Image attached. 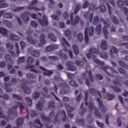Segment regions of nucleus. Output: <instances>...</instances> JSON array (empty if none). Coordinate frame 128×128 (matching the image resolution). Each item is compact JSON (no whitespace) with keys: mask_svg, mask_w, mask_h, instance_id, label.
<instances>
[{"mask_svg":"<svg viewBox=\"0 0 128 128\" xmlns=\"http://www.w3.org/2000/svg\"><path fill=\"white\" fill-rule=\"evenodd\" d=\"M88 52L86 54V58L90 60V58H92L94 62H96L98 66H102L101 70H102L105 72H106L108 76H110V73L106 72V70L108 68V66H104V62L102 61H100L98 60L96 56L94 54H99L100 57L102 58H104V60H108V54L105 52H102L100 53L98 50H96L95 48H92L88 50Z\"/></svg>","mask_w":128,"mask_h":128,"instance_id":"nucleus-1","label":"nucleus"},{"mask_svg":"<svg viewBox=\"0 0 128 128\" xmlns=\"http://www.w3.org/2000/svg\"><path fill=\"white\" fill-rule=\"evenodd\" d=\"M20 108V112H22V110H24V104L20 102H17L16 104L13 106L12 108H10L8 110V115L10 117H7L6 120L8 122L9 120H14V118L18 116V112L16 111V108Z\"/></svg>","mask_w":128,"mask_h":128,"instance_id":"nucleus-2","label":"nucleus"},{"mask_svg":"<svg viewBox=\"0 0 128 128\" xmlns=\"http://www.w3.org/2000/svg\"><path fill=\"white\" fill-rule=\"evenodd\" d=\"M28 16H30L31 18L34 20H36V18H38V15L36 14H30V12H25L24 14H21L20 18L24 22H28L30 21V18L28 17Z\"/></svg>","mask_w":128,"mask_h":128,"instance_id":"nucleus-3","label":"nucleus"},{"mask_svg":"<svg viewBox=\"0 0 128 128\" xmlns=\"http://www.w3.org/2000/svg\"><path fill=\"white\" fill-rule=\"evenodd\" d=\"M94 30L93 26L90 27L88 31V28H85L84 30V40L86 44L88 43V36H94Z\"/></svg>","mask_w":128,"mask_h":128,"instance_id":"nucleus-4","label":"nucleus"},{"mask_svg":"<svg viewBox=\"0 0 128 128\" xmlns=\"http://www.w3.org/2000/svg\"><path fill=\"white\" fill-rule=\"evenodd\" d=\"M100 20V22H102L104 24V26L102 28V32L104 34V38L105 40H108V28H110V26L108 25V24L105 20L103 18H101Z\"/></svg>","mask_w":128,"mask_h":128,"instance_id":"nucleus-5","label":"nucleus"},{"mask_svg":"<svg viewBox=\"0 0 128 128\" xmlns=\"http://www.w3.org/2000/svg\"><path fill=\"white\" fill-rule=\"evenodd\" d=\"M58 86L62 88V90H60V94H68L70 87H68V86L66 84V82H64L62 84L60 83L58 84Z\"/></svg>","mask_w":128,"mask_h":128,"instance_id":"nucleus-6","label":"nucleus"},{"mask_svg":"<svg viewBox=\"0 0 128 128\" xmlns=\"http://www.w3.org/2000/svg\"><path fill=\"white\" fill-rule=\"evenodd\" d=\"M5 60L9 64L8 66V70L10 68H12V64H14V61L12 60V58L10 56V54H6L5 56Z\"/></svg>","mask_w":128,"mask_h":128,"instance_id":"nucleus-7","label":"nucleus"},{"mask_svg":"<svg viewBox=\"0 0 128 128\" xmlns=\"http://www.w3.org/2000/svg\"><path fill=\"white\" fill-rule=\"evenodd\" d=\"M80 22V17L76 16L74 20V13H72L70 15V24L72 26H76Z\"/></svg>","mask_w":128,"mask_h":128,"instance_id":"nucleus-8","label":"nucleus"},{"mask_svg":"<svg viewBox=\"0 0 128 128\" xmlns=\"http://www.w3.org/2000/svg\"><path fill=\"white\" fill-rule=\"evenodd\" d=\"M66 66H67L68 70H71L74 72L76 70V66H74V62L68 61L66 62Z\"/></svg>","mask_w":128,"mask_h":128,"instance_id":"nucleus-9","label":"nucleus"},{"mask_svg":"<svg viewBox=\"0 0 128 128\" xmlns=\"http://www.w3.org/2000/svg\"><path fill=\"white\" fill-rule=\"evenodd\" d=\"M26 84H28V81H24V84H22L20 86L21 88L23 90L25 94H30L32 90L30 88L26 86Z\"/></svg>","mask_w":128,"mask_h":128,"instance_id":"nucleus-10","label":"nucleus"},{"mask_svg":"<svg viewBox=\"0 0 128 128\" xmlns=\"http://www.w3.org/2000/svg\"><path fill=\"white\" fill-rule=\"evenodd\" d=\"M38 22L39 24L42 26H48V18H46V15H44L42 16V19L39 18L38 20Z\"/></svg>","mask_w":128,"mask_h":128,"instance_id":"nucleus-11","label":"nucleus"},{"mask_svg":"<svg viewBox=\"0 0 128 128\" xmlns=\"http://www.w3.org/2000/svg\"><path fill=\"white\" fill-rule=\"evenodd\" d=\"M117 4H118V6H120V8H122L124 14H126V15L128 14V9L126 8H124V2L122 0H118L117 2Z\"/></svg>","mask_w":128,"mask_h":128,"instance_id":"nucleus-12","label":"nucleus"},{"mask_svg":"<svg viewBox=\"0 0 128 128\" xmlns=\"http://www.w3.org/2000/svg\"><path fill=\"white\" fill-rule=\"evenodd\" d=\"M96 101H97V102H98V104L100 108H102L101 109L102 112H103V113L106 112V108L104 106L102 101V100H100V98H97Z\"/></svg>","mask_w":128,"mask_h":128,"instance_id":"nucleus-13","label":"nucleus"},{"mask_svg":"<svg viewBox=\"0 0 128 128\" xmlns=\"http://www.w3.org/2000/svg\"><path fill=\"white\" fill-rule=\"evenodd\" d=\"M66 108L67 110L69 118H74V114H70V112H72V110H74V108L70 106L68 104L66 105Z\"/></svg>","mask_w":128,"mask_h":128,"instance_id":"nucleus-14","label":"nucleus"},{"mask_svg":"<svg viewBox=\"0 0 128 128\" xmlns=\"http://www.w3.org/2000/svg\"><path fill=\"white\" fill-rule=\"evenodd\" d=\"M36 66H32V65H28L26 66V70H28L30 68V72H34V74H42V71L39 70H36L34 69Z\"/></svg>","mask_w":128,"mask_h":128,"instance_id":"nucleus-15","label":"nucleus"},{"mask_svg":"<svg viewBox=\"0 0 128 128\" xmlns=\"http://www.w3.org/2000/svg\"><path fill=\"white\" fill-rule=\"evenodd\" d=\"M39 68H40V70H42V72H44L43 74L44 76H52V70H47L41 66H40Z\"/></svg>","mask_w":128,"mask_h":128,"instance_id":"nucleus-16","label":"nucleus"},{"mask_svg":"<svg viewBox=\"0 0 128 128\" xmlns=\"http://www.w3.org/2000/svg\"><path fill=\"white\" fill-rule=\"evenodd\" d=\"M58 46V45H50L48 46L45 48L46 52H52V50H57Z\"/></svg>","mask_w":128,"mask_h":128,"instance_id":"nucleus-17","label":"nucleus"},{"mask_svg":"<svg viewBox=\"0 0 128 128\" xmlns=\"http://www.w3.org/2000/svg\"><path fill=\"white\" fill-rule=\"evenodd\" d=\"M44 100H40L38 102V103L36 105V108L38 110H42V108H44Z\"/></svg>","mask_w":128,"mask_h":128,"instance_id":"nucleus-18","label":"nucleus"},{"mask_svg":"<svg viewBox=\"0 0 128 128\" xmlns=\"http://www.w3.org/2000/svg\"><path fill=\"white\" fill-rule=\"evenodd\" d=\"M90 94H91L92 96H94L95 94H98V96H100V98H102V95L100 94V92H98V90H94V88H90L88 89V90Z\"/></svg>","mask_w":128,"mask_h":128,"instance_id":"nucleus-19","label":"nucleus"},{"mask_svg":"<svg viewBox=\"0 0 128 128\" xmlns=\"http://www.w3.org/2000/svg\"><path fill=\"white\" fill-rule=\"evenodd\" d=\"M26 8L28 10H36V12H38L40 10H42V12H44V10H46V9L44 8V7H42L40 8H38L36 7L26 6Z\"/></svg>","mask_w":128,"mask_h":128,"instance_id":"nucleus-20","label":"nucleus"},{"mask_svg":"<svg viewBox=\"0 0 128 128\" xmlns=\"http://www.w3.org/2000/svg\"><path fill=\"white\" fill-rule=\"evenodd\" d=\"M100 48L104 50H106L108 49V44H106V41L104 40H102L100 44Z\"/></svg>","mask_w":128,"mask_h":128,"instance_id":"nucleus-21","label":"nucleus"},{"mask_svg":"<svg viewBox=\"0 0 128 128\" xmlns=\"http://www.w3.org/2000/svg\"><path fill=\"white\" fill-rule=\"evenodd\" d=\"M34 122L36 124H38L39 126L38 125H34V128H42V124L40 122V119H36L34 120Z\"/></svg>","mask_w":128,"mask_h":128,"instance_id":"nucleus-22","label":"nucleus"},{"mask_svg":"<svg viewBox=\"0 0 128 128\" xmlns=\"http://www.w3.org/2000/svg\"><path fill=\"white\" fill-rule=\"evenodd\" d=\"M26 39L28 42H29L31 44H36V40L32 38L31 36H28L26 38Z\"/></svg>","mask_w":128,"mask_h":128,"instance_id":"nucleus-23","label":"nucleus"},{"mask_svg":"<svg viewBox=\"0 0 128 128\" xmlns=\"http://www.w3.org/2000/svg\"><path fill=\"white\" fill-rule=\"evenodd\" d=\"M46 38V36L44 34H42L40 36V40L42 44H46V40H44Z\"/></svg>","mask_w":128,"mask_h":128,"instance_id":"nucleus-24","label":"nucleus"},{"mask_svg":"<svg viewBox=\"0 0 128 128\" xmlns=\"http://www.w3.org/2000/svg\"><path fill=\"white\" fill-rule=\"evenodd\" d=\"M9 38L11 40H20V38L14 34H10Z\"/></svg>","mask_w":128,"mask_h":128,"instance_id":"nucleus-25","label":"nucleus"},{"mask_svg":"<svg viewBox=\"0 0 128 128\" xmlns=\"http://www.w3.org/2000/svg\"><path fill=\"white\" fill-rule=\"evenodd\" d=\"M84 94H85L84 97V106H88V90L84 91Z\"/></svg>","mask_w":128,"mask_h":128,"instance_id":"nucleus-26","label":"nucleus"},{"mask_svg":"<svg viewBox=\"0 0 128 128\" xmlns=\"http://www.w3.org/2000/svg\"><path fill=\"white\" fill-rule=\"evenodd\" d=\"M0 34L4 36H8V30L4 28H0Z\"/></svg>","mask_w":128,"mask_h":128,"instance_id":"nucleus-27","label":"nucleus"},{"mask_svg":"<svg viewBox=\"0 0 128 128\" xmlns=\"http://www.w3.org/2000/svg\"><path fill=\"white\" fill-rule=\"evenodd\" d=\"M4 86L5 88V90H6V92H12V89L10 88H8V87L10 86V83H5L4 84Z\"/></svg>","mask_w":128,"mask_h":128,"instance_id":"nucleus-28","label":"nucleus"},{"mask_svg":"<svg viewBox=\"0 0 128 128\" xmlns=\"http://www.w3.org/2000/svg\"><path fill=\"white\" fill-rule=\"evenodd\" d=\"M30 54L32 55V56L38 58L40 56V52H38L36 50H34L30 52Z\"/></svg>","mask_w":128,"mask_h":128,"instance_id":"nucleus-29","label":"nucleus"},{"mask_svg":"<svg viewBox=\"0 0 128 128\" xmlns=\"http://www.w3.org/2000/svg\"><path fill=\"white\" fill-rule=\"evenodd\" d=\"M64 50L65 52H68V54H69V56H70V58H72V52L68 50L67 46H64Z\"/></svg>","mask_w":128,"mask_h":128,"instance_id":"nucleus-30","label":"nucleus"},{"mask_svg":"<svg viewBox=\"0 0 128 128\" xmlns=\"http://www.w3.org/2000/svg\"><path fill=\"white\" fill-rule=\"evenodd\" d=\"M99 8H100V12H106V6H104V4H101Z\"/></svg>","mask_w":128,"mask_h":128,"instance_id":"nucleus-31","label":"nucleus"},{"mask_svg":"<svg viewBox=\"0 0 128 128\" xmlns=\"http://www.w3.org/2000/svg\"><path fill=\"white\" fill-rule=\"evenodd\" d=\"M72 48L74 54H76V56H78V54H80V51H78V48L76 45H73Z\"/></svg>","mask_w":128,"mask_h":128,"instance_id":"nucleus-32","label":"nucleus"},{"mask_svg":"<svg viewBox=\"0 0 128 128\" xmlns=\"http://www.w3.org/2000/svg\"><path fill=\"white\" fill-rule=\"evenodd\" d=\"M48 38H50V40H53V42H56V38L52 33H50L48 34Z\"/></svg>","mask_w":128,"mask_h":128,"instance_id":"nucleus-33","label":"nucleus"},{"mask_svg":"<svg viewBox=\"0 0 128 128\" xmlns=\"http://www.w3.org/2000/svg\"><path fill=\"white\" fill-rule=\"evenodd\" d=\"M96 30L98 34H102V25L101 24L98 25L96 26Z\"/></svg>","mask_w":128,"mask_h":128,"instance_id":"nucleus-34","label":"nucleus"},{"mask_svg":"<svg viewBox=\"0 0 128 128\" xmlns=\"http://www.w3.org/2000/svg\"><path fill=\"white\" fill-rule=\"evenodd\" d=\"M118 64L120 66H122V68H126L128 70V65L126 64L122 60H119Z\"/></svg>","mask_w":128,"mask_h":128,"instance_id":"nucleus-35","label":"nucleus"},{"mask_svg":"<svg viewBox=\"0 0 128 128\" xmlns=\"http://www.w3.org/2000/svg\"><path fill=\"white\" fill-rule=\"evenodd\" d=\"M112 52H114V54H118V50L115 46H112L111 50H110V56H112Z\"/></svg>","mask_w":128,"mask_h":128,"instance_id":"nucleus-36","label":"nucleus"},{"mask_svg":"<svg viewBox=\"0 0 128 128\" xmlns=\"http://www.w3.org/2000/svg\"><path fill=\"white\" fill-rule=\"evenodd\" d=\"M80 108L82 110V112H80V115L82 116H84V112H86V108L84 107V104H81Z\"/></svg>","mask_w":128,"mask_h":128,"instance_id":"nucleus-37","label":"nucleus"},{"mask_svg":"<svg viewBox=\"0 0 128 128\" xmlns=\"http://www.w3.org/2000/svg\"><path fill=\"white\" fill-rule=\"evenodd\" d=\"M85 70H86V72H87L88 74L90 81L91 82H94V78H92V70L88 71V70H86V68Z\"/></svg>","mask_w":128,"mask_h":128,"instance_id":"nucleus-38","label":"nucleus"},{"mask_svg":"<svg viewBox=\"0 0 128 128\" xmlns=\"http://www.w3.org/2000/svg\"><path fill=\"white\" fill-rule=\"evenodd\" d=\"M98 20H100V17H98V16H95L93 18V22L92 24L94 25L96 24L98 22Z\"/></svg>","mask_w":128,"mask_h":128,"instance_id":"nucleus-39","label":"nucleus"},{"mask_svg":"<svg viewBox=\"0 0 128 128\" xmlns=\"http://www.w3.org/2000/svg\"><path fill=\"white\" fill-rule=\"evenodd\" d=\"M111 18L112 20V22L114 24H118V18L116 17V16H111Z\"/></svg>","mask_w":128,"mask_h":128,"instance_id":"nucleus-40","label":"nucleus"},{"mask_svg":"<svg viewBox=\"0 0 128 128\" xmlns=\"http://www.w3.org/2000/svg\"><path fill=\"white\" fill-rule=\"evenodd\" d=\"M80 4H78L76 5L74 10V14H78V10H80Z\"/></svg>","mask_w":128,"mask_h":128,"instance_id":"nucleus-41","label":"nucleus"},{"mask_svg":"<svg viewBox=\"0 0 128 128\" xmlns=\"http://www.w3.org/2000/svg\"><path fill=\"white\" fill-rule=\"evenodd\" d=\"M94 114L99 118H102V114L98 112V108H95Z\"/></svg>","mask_w":128,"mask_h":128,"instance_id":"nucleus-42","label":"nucleus"},{"mask_svg":"<svg viewBox=\"0 0 128 128\" xmlns=\"http://www.w3.org/2000/svg\"><path fill=\"white\" fill-rule=\"evenodd\" d=\"M88 108L89 110H94L96 108V106H94V102H90Z\"/></svg>","mask_w":128,"mask_h":128,"instance_id":"nucleus-43","label":"nucleus"},{"mask_svg":"<svg viewBox=\"0 0 128 128\" xmlns=\"http://www.w3.org/2000/svg\"><path fill=\"white\" fill-rule=\"evenodd\" d=\"M61 114H63L64 117L62 118V122H66L68 120V117L66 116V114L65 110H62L61 112Z\"/></svg>","mask_w":128,"mask_h":128,"instance_id":"nucleus-44","label":"nucleus"},{"mask_svg":"<svg viewBox=\"0 0 128 128\" xmlns=\"http://www.w3.org/2000/svg\"><path fill=\"white\" fill-rule=\"evenodd\" d=\"M41 118H42L43 120H45V122H50V118L48 117H46V116H44V115H42L41 116Z\"/></svg>","mask_w":128,"mask_h":128,"instance_id":"nucleus-45","label":"nucleus"},{"mask_svg":"<svg viewBox=\"0 0 128 128\" xmlns=\"http://www.w3.org/2000/svg\"><path fill=\"white\" fill-rule=\"evenodd\" d=\"M58 56H60V58H64L65 60H66L68 58V56L66 54H62V50H60V52L58 54Z\"/></svg>","mask_w":128,"mask_h":128,"instance_id":"nucleus-46","label":"nucleus"},{"mask_svg":"<svg viewBox=\"0 0 128 128\" xmlns=\"http://www.w3.org/2000/svg\"><path fill=\"white\" fill-rule=\"evenodd\" d=\"M25 100L27 102V104L28 106H30L32 104V99L26 97V98Z\"/></svg>","mask_w":128,"mask_h":128,"instance_id":"nucleus-47","label":"nucleus"},{"mask_svg":"<svg viewBox=\"0 0 128 128\" xmlns=\"http://www.w3.org/2000/svg\"><path fill=\"white\" fill-rule=\"evenodd\" d=\"M77 38L78 42H82V40H84V38L82 37V33L78 34L77 35Z\"/></svg>","mask_w":128,"mask_h":128,"instance_id":"nucleus-48","label":"nucleus"},{"mask_svg":"<svg viewBox=\"0 0 128 128\" xmlns=\"http://www.w3.org/2000/svg\"><path fill=\"white\" fill-rule=\"evenodd\" d=\"M26 78H36V75L30 73L26 74Z\"/></svg>","mask_w":128,"mask_h":128,"instance_id":"nucleus-49","label":"nucleus"},{"mask_svg":"<svg viewBox=\"0 0 128 128\" xmlns=\"http://www.w3.org/2000/svg\"><path fill=\"white\" fill-rule=\"evenodd\" d=\"M62 44L63 46L65 44L67 46H70V44H68V41H66V38H64L62 37Z\"/></svg>","mask_w":128,"mask_h":128,"instance_id":"nucleus-50","label":"nucleus"},{"mask_svg":"<svg viewBox=\"0 0 128 128\" xmlns=\"http://www.w3.org/2000/svg\"><path fill=\"white\" fill-rule=\"evenodd\" d=\"M76 122H77L78 124L84 126V120L82 119H78L76 120Z\"/></svg>","mask_w":128,"mask_h":128,"instance_id":"nucleus-51","label":"nucleus"},{"mask_svg":"<svg viewBox=\"0 0 128 128\" xmlns=\"http://www.w3.org/2000/svg\"><path fill=\"white\" fill-rule=\"evenodd\" d=\"M4 16L6 18H12V14L10 13H6L4 14Z\"/></svg>","mask_w":128,"mask_h":128,"instance_id":"nucleus-52","label":"nucleus"},{"mask_svg":"<svg viewBox=\"0 0 128 128\" xmlns=\"http://www.w3.org/2000/svg\"><path fill=\"white\" fill-rule=\"evenodd\" d=\"M111 87L116 92H122V90L120 88H118V87L114 86H111Z\"/></svg>","mask_w":128,"mask_h":128,"instance_id":"nucleus-53","label":"nucleus"},{"mask_svg":"<svg viewBox=\"0 0 128 128\" xmlns=\"http://www.w3.org/2000/svg\"><path fill=\"white\" fill-rule=\"evenodd\" d=\"M34 62V60L32 58L28 57L26 62L28 64H32V62Z\"/></svg>","mask_w":128,"mask_h":128,"instance_id":"nucleus-54","label":"nucleus"},{"mask_svg":"<svg viewBox=\"0 0 128 128\" xmlns=\"http://www.w3.org/2000/svg\"><path fill=\"white\" fill-rule=\"evenodd\" d=\"M48 108H54L56 106H54V101L50 102L48 104Z\"/></svg>","mask_w":128,"mask_h":128,"instance_id":"nucleus-55","label":"nucleus"},{"mask_svg":"<svg viewBox=\"0 0 128 128\" xmlns=\"http://www.w3.org/2000/svg\"><path fill=\"white\" fill-rule=\"evenodd\" d=\"M88 124H92V122H94V118L92 116V114H89L88 116Z\"/></svg>","mask_w":128,"mask_h":128,"instance_id":"nucleus-56","label":"nucleus"},{"mask_svg":"<svg viewBox=\"0 0 128 128\" xmlns=\"http://www.w3.org/2000/svg\"><path fill=\"white\" fill-rule=\"evenodd\" d=\"M32 98L34 100H37V98H40V93H38V92H34L33 94Z\"/></svg>","mask_w":128,"mask_h":128,"instance_id":"nucleus-57","label":"nucleus"},{"mask_svg":"<svg viewBox=\"0 0 128 128\" xmlns=\"http://www.w3.org/2000/svg\"><path fill=\"white\" fill-rule=\"evenodd\" d=\"M24 60H25L24 56L20 57L18 61V64H20V62L22 64L24 62Z\"/></svg>","mask_w":128,"mask_h":128,"instance_id":"nucleus-58","label":"nucleus"},{"mask_svg":"<svg viewBox=\"0 0 128 128\" xmlns=\"http://www.w3.org/2000/svg\"><path fill=\"white\" fill-rule=\"evenodd\" d=\"M76 66H84V62H80V60H76Z\"/></svg>","mask_w":128,"mask_h":128,"instance_id":"nucleus-59","label":"nucleus"},{"mask_svg":"<svg viewBox=\"0 0 128 128\" xmlns=\"http://www.w3.org/2000/svg\"><path fill=\"white\" fill-rule=\"evenodd\" d=\"M24 6L16 7L13 9V12H20V10H24Z\"/></svg>","mask_w":128,"mask_h":128,"instance_id":"nucleus-60","label":"nucleus"},{"mask_svg":"<svg viewBox=\"0 0 128 128\" xmlns=\"http://www.w3.org/2000/svg\"><path fill=\"white\" fill-rule=\"evenodd\" d=\"M70 84L74 88H78V84L74 81H70Z\"/></svg>","mask_w":128,"mask_h":128,"instance_id":"nucleus-61","label":"nucleus"},{"mask_svg":"<svg viewBox=\"0 0 128 128\" xmlns=\"http://www.w3.org/2000/svg\"><path fill=\"white\" fill-rule=\"evenodd\" d=\"M48 58L52 60H58V58L56 56H49Z\"/></svg>","mask_w":128,"mask_h":128,"instance_id":"nucleus-62","label":"nucleus"},{"mask_svg":"<svg viewBox=\"0 0 128 128\" xmlns=\"http://www.w3.org/2000/svg\"><path fill=\"white\" fill-rule=\"evenodd\" d=\"M67 76L70 80H72L74 78V74L70 73H67Z\"/></svg>","mask_w":128,"mask_h":128,"instance_id":"nucleus-63","label":"nucleus"},{"mask_svg":"<svg viewBox=\"0 0 128 128\" xmlns=\"http://www.w3.org/2000/svg\"><path fill=\"white\" fill-rule=\"evenodd\" d=\"M118 70L121 74H126V70H124V69L122 68H118Z\"/></svg>","mask_w":128,"mask_h":128,"instance_id":"nucleus-64","label":"nucleus"}]
</instances>
